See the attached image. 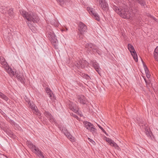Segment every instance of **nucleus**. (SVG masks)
Returning a JSON list of instances; mask_svg holds the SVG:
<instances>
[{
  "label": "nucleus",
  "mask_w": 158,
  "mask_h": 158,
  "mask_svg": "<svg viewBox=\"0 0 158 158\" xmlns=\"http://www.w3.org/2000/svg\"><path fill=\"white\" fill-rule=\"evenodd\" d=\"M98 127L103 131V132L105 133L106 135V132L99 125H98Z\"/></svg>",
  "instance_id": "34"
},
{
  "label": "nucleus",
  "mask_w": 158,
  "mask_h": 158,
  "mask_svg": "<svg viewBox=\"0 0 158 158\" xmlns=\"http://www.w3.org/2000/svg\"><path fill=\"white\" fill-rule=\"evenodd\" d=\"M87 10L89 14L94 19L98 21H99L100 18L98 14L95 12V10L92 8L90 7H88Z\"/></svg>",
  "instance_id": "6"
},
{
  "label": "nucleus",
  "mask_w": 158,
  "mask_h": 158,
  "mask_svg": "<svg viewBox=\"0 0 158 158\" xmlns=\"http://www.w3.org/2000/svg\"><path fill=\"white\" fill-rule=\"evenodd\" d=\"M81 63L82 60H80L76 61L75 65L78 68H81L83 69L84 68V65L83 64H82Z\"/></svg>",
  "instance_id": "17"
},
{
  "label": "nucleus",
  "mask_w": 158,
  "mask_h": 158,
  "mask_svg": "<svg viewBox=\"0 0 158 158\" xmlns=\"http://www.w3.org/2000/svg\"><path fill=\"white\" fill-rule=\"evenodd\" d=\"M19 12L23 17L29 21L34 23H37L39 21V18L36 14L31 12H27L23 10H21Z\"/></svg>",
  "instance_id": "3"
},
{
  "label": "nucleus",
  "mask_w": 158,
  "mask_h": 158,
  "mask_svg": "<svg viewBox=\"0 0 158 158\" xmlns=\"http://www.w3.org/2000/svg\"><path fill=\"white\" fill-rule=\"evenodd\" d=\"M87 30V26L82 22H80L79 23V36L83 35Z\"/></svg>",
  "instance_id": "7"
},
{
  "label": "nucleus",
  "mask_w": 158,
  "mask_h": 158,
  "mask_svg": "<svg viewBox=\"0 0 158 158\" xmlns=\"http://www.w3.org/2000/svg\"><path fill=\"white\" fill-rule=\"evenodd\" d=\"M145 70L146 73H147V72H149L148 70L146 67L145 68Z\"/></svg>",
  "instance_id": "37"
},
{
  "label": "nucleus",
  "mask_w": 158,
  "mask_h": 158,
  "mask_svg": "<svg viewBox=\"0 0 158 158\" xmlns=\"http://www.w3.org/2000/svg\"><path fill=\"white\" fill-rule=\"evenodd\" d=\"M28 104H29V105L30 106V107L32 110H34V111L36 113L38 112V110L37 107L35 106L34 105L29 102L28 103Z\"/></svg>",
  "instance_id": "22"
},
{
  "label": "nucleus",
  "mask_w": 158,
  "mask_h": 158,
  "mask_svg": "<svg viewBox=\"0 0 158 158\" xmlns=\"http://www.w3.org/2000/svg\"><path fill=\"white\" fill-rule=\"evenodd\" d=\"M46 35L56 47L57 46V40L56 36L53 31L51 30H48L46 33Z\"/></svg>",
  "instance_id": "4"
},
{
  "label": "nucleus",
  "mask_w": 158,
  "mask_h": 158,
  "mask_svg": "<svg viewBox=\"0 0 158 158\" xmlns=\"http://www.w3.org/2000/svg\"><path fill=\"white\" fill-rule=\"evenodd\" d=\"M0 97L6 101L8 100V98L1 92H0Z\"/></svg>",
  "instance_id": "26"
},
{
  "label": "nucleus",
  "mask_w": 158,
  "mask_h": 158,
  "mask_svg": "<svg viewBox=\"0 0 158 158\" xmlns=\"http://www.w3.org/2000/svg\"><path fill=\"white\" fill-rule=\"evenodd\" d=\"M38 156L40 158H44V156L43 155V153L42 152L40 153Z\"/></svg>",
  "instance_id": "35"
},
{
  "label": "nucleus",
  "mask_w": 158,
  "mask_h": 158,
  "mask_svg": "<svg viewBox=\"0 0 158 158\" xmlns=\"http://www.w3.org/2000/svg\"><path fill=\"white\" fill-rule=\"evenodd\" d=\"M146 74L147 77L148 78H149L150 77V75L149 73V72H147V73H146Z\"/></svg>",
  "instance_id": "36"
},
{
  "label": "nucleus",
  "mask_w": 158,
  "mask_h": 158,
  "mask_svg": "<svg viewBox=\"0 0 158 158\" xmlns=\"http://www.w3.org/2000/svg\"><path fill=\"white\" fill-rule=\"evenodd\" d=\"M51 23L52 24L54 25L55 27H58L60 25V23L57 21H52Z\"/></svg>",
  "instance_id": "29"
},
{
  "label": "nucleus",
  "mask_w": 158,
  "mask_h": 158,
  "mask_svg": "<svg viewBox=\"0 0 158 158\" xmlns=\"http://www.w3.org/2000/svg\"><path fill=\"white\" fill-rule=\"evenodd\" d=\"M134 2H137L141 6H144L146 5L145 0H132Z\"/></svg>",
  "instance_id": "19"
},
{
  "label": "nucleus",
  "mask_w": 158,
  "mask_h": 158,
  "mask_svg": "<svg viewBox=\"0 0 158 158\" xmlns=\"http://www.w3.org/2000/svg\"><path fill=\"white\" fill-rule=\"evenodd\" d=\"M83 123L85 127L88 130H89L91 126H93V125L87 121H84Z\"/></svg>",
  "instance_id": "20"
},
{
  "label": "nucleus",
  "mask_w": 158,
  "mask_h": 158,
  "mask_svg": "<svg viewBox=\"0 0 158 158\" xmlns=\"http://www.w3.org/2000/svg\"><path fill=\"white\" fill-rule=\"evenodd\" d=\"M44 114L49 119V120L51 123L55 122L54 120L53 117L49 112L45 111L44 113Z\"/></svg>",
  "instance_id": "16"
},
{
  "label": "nucleus",
  "mask_w": 158,
  "mask_h": 158,
  "mask_svg": "<svg viewBox=\"0 0 158 158\" xmlns=\"http://www.w3.org/2000/svg\"><path fill=\"white\" fill-rule=\"evenodd\" d=\"M144 80L145 81L146 83V84L147 85L148 84V82H147V81L146 79H145L144 78Z\"/></svg>",
  "instance_id": "41"
},
{
  "label": "nucleus",
  "mask_w": 158,
  "mask_h": 158,
  "mask_svg": "<svg viewBox=\"0 0 158 158\" xmlns=\"http://www.w3.org/2000/svg\"><path fill=\"white\" fill-rule=\"evenodd\" d=\"M106 141L111 146H114L115 148L118 150L120 149V148L117 144L111 139L109 138H107Z\"/></svg>",
  "instance_id": "13"
},
{
  "label": "nucleus",
  "mask_w": 158,
  "mask_h": 158,
  "mask_svg": "<svg viewBox=\"0 0 158 158\" xmlns=\"http://www.w3.org/2000/svg\"><path fill=\"white\" fill-rule=\"evenodd\" d=\"M73 116L76 118L77 119H78V117L76 115H73Z\"/></svg>",
  "instance_id": "38"
},
{
  "label": "nucleus",
  "mask_w": 158,
  "mask_h": 158,
  "mask_svg": "<svg viewBox=\"0 0 158 158\" xmlns=\"http://www.w3.org/2000/svg\"><path fill=\"white\" fill-rule=\"evenodd\" d=\"M46 91L47 93L49 95V97L51 99L52 97H53L54 96L52 91L48 88H46Z\"/></svg>",
  "instance_id": "21"
},
{
  "label": "nucleus",
  "mask_w": 158,
  "mask_h": 158,
  "mask_svg": "<svg viewBox=\"0 0 158 158\" xmlns=\"http://www.w3.org/2000/svg\"><path fill=\"white\" fill-rule=\"evenodd\" d=\"M111 7L113 10L122 18L131 20L134 14L137 12V10L133 6L128 10L127 6L124 5L123 6L118 7L112 4Z\"/></svg>",
  "instance_id": "1"
},
{
  "label": "nucleus",
  "mask_w": 158,
  "mask_h": 158,
  "mask_svg": "<svg viewBox=\"0 0 158 158\" xmlns=\"http://www.w3.org/2000/svg\"><path fill=\"white\" fill-rule=\"evenodd\" d=\"M12 135V134H10V135Z\"/></svg>",
  "instance_id": "44"
},
{
  "label": "nucleus",
  "mask_w": 158,
  "mask_h": 158,
  "mask_svg": "<svg viewBox=\"0 0 158 158\" xmlns=\"http://www.w3.org/2000/svg\"><path fill=\"white\" fill-rule=\"evenodd\" d=\"M128 48L131 53L133 52H135V51L134 49V48L132 45H131L130 44H128Z\"/></svg>",
  "instance_id": "23"
},
{
  "label": "nucleus",
  "mask_w": 158,
  "mask_h": 158,
  "mask_svg": "<svg viewBox=\"0 0 158 158\" xmlns=\"http://www.w3.org/2000/svg\"><path fill=\"white\" fill-rule=\"evenodd\" d=\"M0 97L6 101L8 100V98L1 92H0Z\"/></svg>",
  "instance_id": "24"
},
{
  "label": "nucleus",
  "mask_w": 158,
  "mask_h": 158,
  "mask_svg": "<svg viewBox=\"0 0 158 158\" xmlns=\"http://www.w3.org/2000/svg\"><path fill=\"white\" fill-rule=\"evenodd\" d=\"M60 3V5H62L64 4H66V2H68L69 0H57Z\"/></svg>",
  "instance_id": "28"
},
{
  "label": "nucleus",
  "mask_w": 158,
  "mask_h": 158,
  "mask_svg": "<svg viewBox=\"0 0 158 158\" xmlns=\"http://www.w3.org/2000/svg\"><path fill=\"white\" fill-rule=\"evenodd\" d=\"M85 47L88 51L91 52V53H94L97 52L99 54L98 48L95 45L90 43L86 44Z\"/></svg>",
  "instance_id": "5"
},
{
  "label": "nucleus",
  "mask_w": 158,
  "mask_h": 158,
  "mask_svg": "<svg viewBox=\"0 0 158 158\" xmlns=\"http://www.w3.org/2000/svg\"><path fill=\"white\" fill-rule=\"evenodd\" d=\"M0 97L6 101L8 100V98L1 92H0Z\"/></svg>",
  "instance_id": "25"
},
{
  "label": "nucleus",
  "mask_w": 158,
  "mask_h": 158,
  "mask_svg": "<svg viewBox=\"0 0 158 158\" xmlns=\"http://www.w3.org/2000/svg\"><path fill=\"white\" fill-rule=\"evenodd\" d=\"M28 25L30 27L31 26V24L30 23H28Z\"/></svg>",
  "instance_id": "39"
},
{
  "label": "nucleus",
  "mask_w": 158,
  "mask_h": 158,
  "mask_svg": "<svg viewBox=\"0 0 158 158\" xmlns=\"http://www.w3.org/2000/svg\"><path fill=\"white\" fill-rule=\"evenodd\" d=\"M90 64L92 66L96 71L99 74H100V68L98 66V64L97 63L96 61L94 60H91L90 62Z\"/></svg>",
  "instance_id": "12"
},
{
  "label": "nucleus",
  "mask_w": 158,
  "mask_h": 158,
  "mask_svg": "<svg viewBox=\"0 0 158 158\" xmlns=\"http://www.w3.org/2000/svg\"><path fill=\"white\" fill-rule=\"evenodd\" d=\"M0 63L7 72L11 77L15 76L16 77L17 79L20 81L22 83L24 84L25 82V79L23 75H20L19 72L16 71L14 72L8 66L7 62L3 57L1 56L0 57Z\"/></svg>",
  "instance_id": "2"
},
{
  "label": "nucleus",
  "mask_w": 158,
  "mask_h": 158,
  "mask_svg": "<svg viewBox=\"0 0 158 158\" xmlns=\"http://www.w3.org/2000/svg\"><path fill=\"white\" fill-rule=\"evenodd\" d=\"M69 108L70 109L75 113H76L78 111V108L76 105L72 102H70L69 103Z\"/></svg>",
  "instance_id": "15"
},
{
  "label": "nucleus",
  "mask_w": 158,
  "mask_h": 158,
  "mask_svg": "<svg viewBox=\"0 0 158 158\" xmlns=\"http://www.w3.org/2000/svg\"><path fill=\"white\" fill-rule=\"evenodd\" d=\"M61 31H65V28H63V29H61Z\"/></svg>",
  "instance_id": "40"
},
{
  "label": "nucleus",
  "mask_w": 158,
  "mask_h": 158,
  "mask_svg": "<svg viewBox=\"0 0 158 158\" xmlns=\"http://www.w3.org/2000/svg\"><path fill=\"white\" fill-rule=\"evenodd\" d=\"M83 38L82 37H81V38Z\"/></svg>",
  "instance_id": "43"
},
{
  "label": "nucleus",
  "mask_w": 158,
  "mask_h": 158,
  "mask_svg": "<svg viewBox=\"0 0 158 158\" xmlns=\"http://www.w3.org/2000/svg\"><path fill=\"white\" fill-rule=\"evenodd\" d=\"M82 64H83L84 65V67L85 66H87L88 65V62L86 60H82Z\"/></svg>",
  "instance_id": "31"
},
{
  "label": "nucleus",
  "mask_w": 158,
  "mask_h": 158,
  "mask_svg": "<svg viewBox=\"0 0 158 158\" xmlns=\"http://www.w3.org/2000/svg\"><path fill=\"white\" fill-rule=\"evenodd\" d=\"M60 130H61L65 135L67 137V138L72 142H74L75 141V138L73 137L68 132L67 130L64 127H59Z\"/></svg>",
  "instance_id": "8"
},
{
  "label": "nucleus",
  "mask_w": 158,
  "mask_h": 158,
  "mask_svg": "<svg viewBox=\"0 0 158 158\" xmlns=\"http://www.w3.org/2000/svg\"><path fill=\"white\" fill-rule=\"evenodd\" d=\"M28 146L32 151L37 156L42 152L38 148L31 143L28 144Z\"/></svg>",
  "instance_id": "9"
},
{
  "label": "nucleus",
  "mask_w": 158,
  "mask_h": 158,
  "mask_svg": "<svg viewBox=\"0 0 158 158\" xmlns=\"http://www.w3.org/2000/svg\"><path fill=\"white\" fill-rule=\"evenodd\" d=\"M131 55L133 57V59L135 60V61L136 62L138 61V57L136 53V52H133L131 53Z\"/></svg>",
  "instance_id": "27"
},
{
  "label": "nucleus",
  "mask_w": 158,
  "mask_h": 158,
  "mask_svg": "<svg viewBox=\"0 0 158 158\" xmlns=\"http://www.w3.org/2000/svg\"><path fill=\"white\" fill-rule=\"evenodd\" d=\"M8 14L10 16H12L13 15V9H10L8 11Z\"/></svg>",
  "instance_id": "30"
},
{
  "label": "nucleus",
  "mask_w": 158,
  "mask_h": 158,
  "mask_svg": "<svg viewBox=\"0 0 158 158\" xmlns=\"http://www.w3.org/2000/svg\"><path fill=\"white\" fill-rule=\"evenodd\" d=\"M139 126L140 127H142L144 129L145 133L148 136H151L152 133L150 131L149 128L147 127L146 124L144 123H139Z\"/></svg>",
  "instance_id": "11"
},
{
  "label": "nucleus",
  "mask_w": 158,
  "mask_h": 158,
  "mask_svg": "<svg viewBox=\"0 0 158 158\" xmlns=\"http://www.w3.org/2000/svg\"><path fill=\"white\" fill-rule=\"evenodd\" d=\"M78 102L81 103L83 104H86L87 102L86 99L84 95H78L77 96Z\"/></svg>",
  "instance_id": "14"
},
{
  "label": "nucleus",
  "mask_w": 158,
  "mask_h": 158,
  "mask_svg": "<svg viewBox=\"0 0 158 158\" xmlns=\"http://www.w3.org/2000/svg\"><path fill=\"white\" fill-rule=\"evenodd\" d=\"M88 141L90 142L93 145H94L95 144V142L90 138H88Z\"/></svg>",
  "instance_id": "33"
},
{
  "label": "nucleus",
  "mask_w": 158,
  "mask_h": 158,
  "mask_svg": "<svg viewBox=\"0 0 158 158\" xmlns=\"http://www.w3.org/2000/svg\"><path fill=\"white\" fill-rule=\"evenodd\" d=\"M154 56L155 59L158 61V46L155 49L154 52Z\"/></svg>",
  "instance_id": "18"
},
{
  "label": "nucleus",
  "mask_w": 158,
  "mask_h": 158,
  "mask_svg": "<svg viewBox=\"0 0 158 158\" xmlns=\"http://www.w3.org/2000/svg\"><path fill=\"white\" fill-rule=\"evenodd\" d=\"M99 6L103 10H106L108 9V5L105 0H101L99 2Z\"/></svg>",
  "instance_id": "10"
},
{
  "label": "nucleus",
  "mask_w": 158,
  "mask_h": 158,
  "mask_svg": "<svg viewBox=\"0 0 158 158\" xmlns=\"http://www.w3.org/2000/svg\"><path fill=\"white\" fill-rule=\"evenodd\" d=\"M89 130L93 132H95L96 131L95 129L92 126L90 127V128L89 129Z\"/></svg>",
  "instance_id": "32"
},
{
  "label": "nucleus",
  "mask_w": 158,
  "mask_h": 158,
  "mask_svg": "<svg viewBox=\"0 0 158 158\" xmlns=\"http://www.w3.org/2000/svg\"><path fill=\"white\" fill-rule=\"evenodd\" d=\"M65 31H67L68 30V28H67L66 27H65Z\"/></svg>",
  "instance_id": "42"
}]
</instances>
